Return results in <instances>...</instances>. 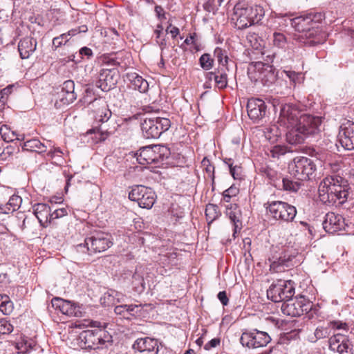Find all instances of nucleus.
Instances as JSON below:
<instances>
[{
  "instance_id": "obj_1",
  "label": "nucleus",
  "mask_w": 354,
  "mask_h": 354,
  "mask_svg": "<svg viewBox=\"0 0 354 354\" xmlns=\"http://www.w3.org/2000/svg\"><path fill=\"white\" fill-rule=\"evenodd\" d=\"M321 119L310 115H301L295 106L285 104L281 108L278 123L287 129L286 140L291 145L304 142L305 139L319 131Z\"/></svg>"
},
{
  "instance_id": "obj_2",
  "label": "nucleus",
  "mask_w": 354,
  "mask_h": 354,
  "mask_svg": "<svg viewBox=\"0 0 354 354\" xmlns=\"http://www.w3.org/2000/svg\"><path fill=\"white\" fill-rule=\"evenodd\" d=\"M346 181L339 176L324 178L318 188L319 198L324 204H343L347 199L348 192L346 188Z\"/></svg>"
},
{
  "instance_id": "obj_3",
  "label": "nucleus",
  "mask_w": 354,
  "mask_h": 354,
  "mask_svg": "<svg viewBox=\"0 0 354 354\" xmlns=\"http://www.w3.org/2000/svg\"><path fill=\"white\" fill-rule=\"evenodd\" d=\"M264 15L263 9L259 6H248L239 3L234 8L232 20L239 29L246 28L259 22Z\"/></svg>"
},
{
  "instance_id": "obj_4",
  "label": "nucleus",
  "mask_w": 354,
  "mask_h": 354,
  "mask_svg": "<svg viewBox=\"0 0 354 354\" xmlns=\"http://www.w3.org/2000/svg\"><path fill=\"white\" fill-rule=\"evenodd\" d=\"M322 18V15L320 13L317 15L310 13L306 16H300L291 19V26L299 33L297 37L302 42L315 44L319 41L315 40L306 41L305 39H310L317 34V30L314 26L315 21L321 20Z\"/></svg>"
},
{
  "instance_id": "obj_5",
  "label": "nucleus",
  "mask_w": 354,
  "mask_h": 354,
  "mask_svg": "<svg viewBox=\"0 0 354 354\" xmlns=\"http://www.w3.org/2000/svg\"><path fill=\"white\" fill-rule=\"evenodd\" d=\"M289 174L298 180L310 179L316 171V165L313 160L304 156L295 157L288 164Z\"/></svg>"
},
{
  "instance_id": "obj_6",
  "label": "nucleus",
  "mask_w": 354,
  "mask_h": 354,
  "mask_svg": "<svg viewBox=\"0 0 354 354\" xmlns=\"http://www.w3.org/2000/svg\"><path fill=\"white\" fill-rule=\"evenodd\" d=\"M111 339L109 333L98 325L95 329L82 331L79 336L82 346L90 349L100 348L106 342H110Z\"/></svg>"
},
{
  "instance_id": "obj_7",
  "label": "nucleus",
  "mask_w": 354,
  "mask_h": 354,
  "mask_svg": "<svg viewBox=\"0 0 354 354\" xmlns=\"http://www.w3.org/2000/svg\"><path fill=\"white\" fill-rule=\"evenodd\" d=\"M170 127L171 122L166 118H145L141 123L142 136L147 139L159 138Z\"/></svg>"
},
{
  "instance_id": "obj_8",
  "label": "nucleus",
  "mask_w": 354,
  "mask_h": 354,
  "mask_svg": "<svg viewBox=\"0 0 354 354\" xmlns=\"http://www.w3.org/2000/svg\"><path fill=\"white\" fill-rule=\"evenodd\" d=\"M295 294L294 283L291 280H278L267 290V296L274 302L285 301Z\"/></svg>"
},
{
  "instance_id": "obj_9",
  "label": "nucleus",
  "mask_w": 354,
  "mask_h": 354,
  "mask_svg": "<svg viewBox=\"0 0 354 354\" xmlns=\"http://www.w3.org/2000/svg\"><path fill=\"white\" fill-rule=\"evenodd\" d=\"M129 198L137 202L142 208L151 209L156 201V194L150 187L136 185L129 192Z\"/></svg>"
},
{
  "instance_id": "obj_10",
  "label": "nucleus",
  "mask_w": 354,
  "mask_h": 354,
  "mask_svg": "<svg viewBox=\"0 0 354 354\" xmlns=\"http://www.w3.org/2000/svg\"><path fill=\"white\" fill-rule=\"evenodd\" d=\"M266 209L272 218L279 221L291 222L297 215L295 207L283 201H272Z\"/></svg>"
},
{
  "instance_id": "obj_11",
  "label": "nucleus",
  "mask_w": 354,
  "mask_h": 354,
  "mask_svg": "<svg viewBox=\"0 0 354 354\" xmlns=\"http://www.w3.org/2000/svg\"><path fill=\"white\" fill-rule=\"evenodd\" d=\"M167 149L162 145H151L142 147L136 153V159L140 165L159 162L163 160Z\"/></svg>"
},
{
  "instance_id": "obj_12",
  "label": "nucleus",
  "mask_w": 354,
  "mask_h": 354,
  "mask_svg": "<svg viewBox=\"0 0 354 354\" xmlns=\"http://www.w3.org/2000/svg\"><path fill=\"white\" fill-rule=\"evenodd\" d=\"M270 341L271 338L267 333L257 329L243 332L240 338L241 344L248 348L264 347Z\"/></svg>"
},
{
  "instance_id": "obj_13",
  "label": "nucleus",
  "mask_w": 354,
  "mask_h": 354,
  "mask_svg": "<svg viewBox=\"0 0 354 354\" xmlns=\"http://www.w3.org/2000/svg\"><path fill=\"white\" fill-rule=\"evenodd\" d=\"M310 308V304L303 297H290L281 305V311L284 315L290 317H299L305 312L307 313Z\"/></svg>"
},
{
  "instance_id": "obj_14",
  "label": "nucleus",
  "mask_w": 354,
  "mask_h": 354,
  "mask_svg": "<svg viewBox=\"0 0 354 354\" xmlns=\"http://www.w3.org/2000/svg\"><path fill=\"white\" fill-rule=\"evenodd\" d=\"M85 243L90 253L104 252L112 245L109 236L104 233H97L85 239Z\"/></svg>"
},
{
  "instance_id": "obj_15",
  "label": "nucleus",
  "mask_w": 354,
  "mask_h": 354,
  "mask_svg": "<svg viewBox=\"0 0 354 354\" xmlns=\"http://www.w3.org/2000/svg\"><path fill=\"white\" fill-rule=\"evenodd\" d=\"M338 138L344 149H354V123L353 122L346 120L341 124Z\"/></svg>"
},
{
  "instance_id": "obj_16",
  "label": "nucleus",
  "mask_w": 354,
  "mask_h": 354,
  "mask_svg": "<svg viewBox=\"0 0 354 354\" xmlns=\"http://www.w3.org/2000/svg\"><path fill=\"white\" fill-rule=\"evenodd\" d=\"M52 306L56 310H59L62 314L69 317H81L80 307L70 301L55 297L51 301Z\"/></svg>"
},
{
  "instance_id": "obj_17",
  "label": "nucleus",
  "mask_w": 354,
  "mask_h": 354,
  "mask_svg": "<svg viewBox=\"0 0 354 354\" xmlns=\"http://www.w3.org/2000/svg\"><path fill=\"white\" fill-rule=\"evenodd\" d=\"M345 226V220L342 215L334 212H328L326 214L323 227L326 232L334 234L344 230Z\"/></svg>"
},
{
  "instance_id": "obj_18",
  "label": "nucleus",
  "mask_w": 354,
  "mask_h": 354,
  "mask_svg": "<svg viewBox=\"0 0 354 354\" xmlns=\"http://www.w3.org/2000/svg\"><path fill=\"white\" fill-rule=\"evenodd\" d=\"M329 348L337 351L339 354H353V349L350 341L341 334L333 335L329 339Z\"/></svg>"
},
{
  "instance_id": "obj_19",
  "label": "nucleus",
  "mask_w": 354,
  "mask_h": 354,
  "mask_svg": "<svg viewBox=\"0 0 354 354\" xmlns=\"http://www.w3.org/2000/svg\"><path fill=\"white\" fill-rule=\"evenodd\" d=\"M247 111L250 119L254 121L259 120L265 116L266 105L261 99L252 98L248 102Z\"/></svg>"
},
{
  "instance_id": "obj_20",
  "label": "nucleus",
  "mask_w": 354,
  "mask_h": 354,
  "mask_svg": "<svg viewBox=\"0 0 354 354\" xmlns=\"http://www.w3.org/2000/svg\"><path fill=\"white\" fill-rule=\"evenodd\" d=\"M95 120L99 122H107L112 113L108 107L106 102L103 100L95 99L91 102Z\"/></svg>"
},
{
  "instance_id": "obj_21",
  "label": "nucleus",
  "mask_w": 354,
  "mask_h": 354,
  "mask_svg": "<svg viewBox=\"0 0 354 354\" xmlns=\"http://www.w3.org/2000/svg\"><path fill=\"white\" fill-rule=\"evenodd\" d=\"M133 348L139 352H147L156 354L158 351L157 342L149 337L138 339L133 345Z\"/></svg>"
},
{
  "instance_id": "obj_22",
  "label": "nucleus",
  "mask_w": 354,
  "mask_h": 354,
  "mask_svg": "<svg viewBox=\"0 0 354 354\" xmlns=\"http://www.w3.org/2000/svg\"><path fill=\"white\" fill-rule=\"evenodd\" d=\"M33 212L41 225L48 227L50 223V207L45 203H37L33 206Z\"/></svg>"
},
{
  "instance_id": "obj_23",
  "label": "nucleus",
  "mask_w": 354,
  "mask_h": 354,
  "mask_svg": "<svg viewBox=\"0 0 354 354\" xmlns=\"http://www.w3.org/2000/svg\"><path fill=\"white\" fill-rule=\"evenodd\" d=\"M59 99L64 104H68L74 102L77 98L75 93V83L72 80L65 81L59 93Z\"/></svg>"
},
{
  "instance_id": "obj_24",
  "label": "nucleus",
  "mask_w": 354,
  "mask_h": 354,
  "mask_svg": "<svg viewBox=\"0 0 354 354\" xmlns=\"http://www.w3.org/2000/svg\"><path fill=\"white\" fill-rule=\"evenodd\" d=\"M254 67L259 73V79L263 82L264 84H272L275 80L276 76L272 66L262 62H257L255 64Z\"/></svg>"
},
{
  "instance_id": "obj_25",
  "label": "nucleus",
  "mask_w": 354,
  "mask_h": 354,
  "mask_svg": "<svg viewBox=\"0 0 354 354\" xmlns=\"http://www.w3.org/2000/svg\"><path fill=\"white\" fill-rule=\"evenodd\" d=\"M37 41L31 37H25L21 39L18 45V50L22 59L28 58L35 50Z\"/></svg>"
},
{
  "instance_id": "obj_26",
  "label": "nucleus",
  "mask_w": 354,
  "mask_h": 354,
  "mask_svg": "<svg viewBox=\"0 0 354 354\" xmlns=\"http://www.w3.org/2000/svg\"><path fill=\"white\" fill-rule=\"evenodd\" d=\"M226 214L229 216L234 225V235L238 230L241 229V222L240 218L241 216V210L236 204H230L226 207Z\"/></svg>"
},
{
  "instance_id": "obj_27",
  "label": "nucleus",
  "mask_w": 354,
  "mask_h": 354,
  "mask_svg": "<svg viewBox=\"0 0 354 354\" xmlns=\"http://www.w3.org/2000/svg\"><path fill=\"white\" fill-rule=\"evenodd\" d=\"M140 309L141 306L138 305H120L115 307L114 311L125 319H130L131 316H140Z\"/></svg>"
},
{
  "instance_id": "obj_28",
  "label": "nucleus",
  "mask_w": 354,
  "mask_h": 354,
  "mask_svg": "<svg viewBox=\"0 0 354 354\" xmlns=\"http://www.w3.org/2000/svg\"><path fill=\"white\" fill-rule=\"evenodd\" d=\"M127 78L133 89L138 91L140 93H146L148 91L149 84L147 81L137 73H128Z\"/></svg>"
},
{
  "instance_id": "obj_29",
  "label": "nucleus",
  "mask_w": 354,
  "mask_h": 354,
  "mask_svg": "<svg viewBox=\"0 0 354 354\" xmlns=\"http://www.w3.org/2000/svg\"><path fill=\"white\" fill-rule=\"evenodd\" d=\"M100 87L102 91H108L113 88L117 80L113 77L112 72L109 70H103L99 77Z\"/></svg>"
},
{
  "instance_id": "obj_30",
  "label": "nucleus",
  "mask_w": 354,
  "mask_h": 354,
  "mask_svg": "<svg viewBox=\"0 0 354 354\" xmlns=\"http://www.w3.org/2000/svg\"><path fill=\"white\" fill-rule=\"evenodd\" d=\"M110 134V132L102 127L91 129L86 132V136L90 137L93 143L104 141Z\"/></svg>"
},
{
  "instance_id": "obj_31",
  "label": "nucleus",
  "mask_w": 354,
  "mask_h": 354,
  "mask_svg": "<svg viewBox=\"0 0 354 354\" xmlns=\"http://www.w3.org/2000/svg\"><path fill=\"white\" fill-rule=\"evenodd\" d=\"M86 30L87 28L86 26H82V30L72 29L69 30L67 33H64L59 35V37H55L53 39V45L55 48H58L65 44L70 39L71 37L74 36L80 32H86Z\"/></svg>"
},
{
  "instance_id": "obj_32",
  "label": "nucleus",
  "mask_w": 354,
  "mask_h": 354,
  "mask_svg": "<svg viewBox=\"0 0 354 354\" xmlns=\"http://www.w3.org/2000/svg\"><path fill=\"white\" fill-rule=\"evenodd\" d=\"M21 201L22 200L20 196L13 194L9 198L5 206L1 207V214H8L12 213L19 207Z\"/></svg>"
},
{
  "instance_id": "obj_33",
  "label": "nucleus",
  "mask_w": 354,
  "mask_h": 354,
  "mask_svg": "<svg viewBox=\"0 0 354 354\" xmlns=\"http://www.w3.org/2000/svg\"><path fill=\"white\" fill-rule=\"evenodd\" d=\"M22 147L24 150L38 153H42L46 150V147L38 139H31L24 142Z\"/></svg>"
},
{
  "instance_id": "obj_34",
  "label": "nucleus",
  "mask_w": 354,
  "mask_h": 354,
  "mask_svg": "<svg viewBox=\"0 0 354 354\" xmlns=\"http://www.w3.org/2000/svg\"><path fill=\"white\" fill-rule=\"evenodd\" d=\"M283 128V129H279L276 125H273L270 127L269 129H267V131L266 132V137L267 139H268L270 142H274L276 140H277L278 138L280 137L282 134L283 131H285L286 129L283 126H281Z\"/></svg>"
},
{
  "instance_id": "obj_35",
  "label": "nucleus",
  "mask_w": 354,
  "mask_h": 354,
  "mask_svg": "<svg viewBox=\"0 0 354 354\" xmlns=\"http://www.w3.org/2000/svg\"><path fill=\"white\" fill-rule=\"evenodd\" d=\"M291 260L292 259L290 257H288V259L286 258V256L280 257L278 261H274L270 265V270L274 272H281L283 270L284 266H289V263Z\"/></svg>"
},
{
  "instance_id": "obj_36",
  "label": "nucleus",
  "mask_w": 354,
  "mask_h": 354,
  "mask_svg": "<svg viewBox=\"0 0 354 354\" xmlns=\"http://www.w3.org/2000/svg\"><path fill=\"white\" fill-rule=\"evenodd\" d=\"M14 305L8 295H1V313L10 315L13 311Z\"/></svg>"
},
{
  "instance_id": "obj_37",
  "label": "nucleus",
  "mask_w": 354,
  "mask_h": 354,
  "mask_svg": "<svg viewBox=\"0 0 354 354\" xmlns=\"http://www.w3.org/2000/svg\"><path fill=\"white\" fill-rule=\"evenodd\" d=\"M205 215L209 222L214 221L219 215L218 206L214 204H208L206 206Z\"/></svg>"
},
{
  "instance_id": "obj_38",
  "label": "nucleus",
  "mask_w": 354,
  "mask_h": 354,
  "mask_svg": "<svg viewBox=\"0 0 354 354\" xmlns=\"http://www.w3.org/2000/svg\"><path fill=\"white\" fill-rule=\"evenodd\" d=\"M19 151V148L16 144L8 145L6 147H3V150L1 152V160L9 159L12 158L15 153Z\"/></svg>"
},
{
  "instance_id": "obj_39",
  "label": "nucleus",
  "mask_w": 354,
  "mask_h": 354,
  "mask_svg": "<svg viewBox=\"0 0 354 354\" xmlns=\"http://www.w3.org/2000/svg\"><path fill=\"white\" fill-rule=\"evenodd\" d=\"M1 139L6 142H12L17 139L15 131H11L7 125L1 126Z\"/></svg>"
},
{
  "instance_id": "obj_40",
  "label": "nucleus",
  "mask_w": 354,
  "mask_h": 354,
  "mask_svg": "<svg viewBox=\"0 0 354 354\" xmlns=\"http://www.w3.org/2000/svg\"><path fill=\"white\" fill-rule=\"evenodd\" d=\"M225 163L227 165L230 172L232 175V176L234 179H240L241 178V169L240 167L235 165H233V160L231 158L229 159H225L224 160Z\"/></svg>"
},
{
  "instance_id": "obj_41",
  "label": "nucleus",
  "mask_w": 354,
  "mask_h": 354,
  "mask_svg": "<svg viewBox=\"0 0 354 354\" xmlns=\"http://www.w3.org/2000/svg\"><path fill=\"white\" fill-rule=\"evenodd\" d=\"M132 283L136 291L141 292L145 288L144 279L137 272H136L133 275Z\"/></svg>"
},
{
  "instance_id": "obj_42",
  "label": "nucleus",
  "mask_w": 354,
  "mask_h": 354,
  "mask_svg": "<svg viewBox=\"0 0 354 354\" xmlns=\"http://www.w3.org/2000/svg\"><path fill=\"white\" fill-rule=\"evenodd\" d=\"M248 40L251 46L254 49H260L263 45V41L256 34H250L248 37Z\"/></svg>"
},
{
  "instance_id": "obj_43",
  "label": "nucleus",
  "mask_w": 354,
  "mask_h": 354,
  "mask_svg": "<svg viewBox=\"0 0 354 354\" xmlns=\"http://www.w3.org/2000/svg\"><path fill=\"white\" fill-rule=\"evenodd\" d=\"M290 150L284 145H275L270 149V155L273 158H279L286 154Z\"/></svg>"
},
{
  "instance_id": "obj_44",
  "label": "nucleus",
  "mask_w": 354,
  "mask_h": 354,
  "mask_svg": "<svg viewBox=\"0 0 354 354\" xmlns=\"http://www.w3.org/2000/svg\"><path fill=\"white\" fill-rule=\"evenodd\" d=\"M199 62L201 66L205 70H209L213 66V59L211 58L210 55L207 53L201 55Z\"/></svg>"
},
{
  "instance_id": "obj_45",
  "label": "nucleus",
  "mask_w": 354,
  "mask_h": 354,
  "mask_svg": "<svg viewBox=\"0 0 354 354\" xmlns=\"http://www.w3.org/2000/svg\"><path fill=\"white\" fill-rule=\"evenodd\" d=\"M283 186L286 190L297 192L300 187V183L299 182L292 181L288 178H283Z\"/></svg>"
},
{
  "instance_id": "obj_46",
  "label": "nucleus",
  "mask_w": 354,
  "mask_h": 354,
  "mask_svg": "<svg viewBox=\"0 0 354 354\" xmlns=\"http://www.w3.org/2000/svg\"><path fill=\"white\" fill-rule=\"evenodd\" d=\"M286 44V38L283 34L274 32L273 34V44L278 48H283Z\"/></svg>"
},
{
  "instance_id": "obj_47",
  "label": "nucleus",
  "mask_w": 354,
  "mask_h": 354,
  "mask_svg": "<svg viewBox=\"0 0 354 354\" xmlns=\"http://www.w3.org/2000/svg\"><path fill=\"white\" fill-rule=\"evenodd\" d=\"M214 55L218 62L223 66H225L228 62V57L224 53L221 48H216L214 50Z\"/></svg>"
},
{
  "instance_id": "obj_48",
  "label": "nucleus",
  "mask_w": 354,
  "mask_h": 354,
  "mask_svg": "<svg viewBox=\"0 0 354 354\" xmlns=\"http://www.w3.org/2000/svg\"><path fill=\"white\" fill-rule=\"evenodd\" d=\"M216 86L218 88H224L227 86V75L225 73H218L216 75V79L215 80Z\"/></svg>"
},
{
  "instance_id": "obj_49",
  "label": "nucleus",
  "mask_w": 354,
  "mask_h": 354,
  "mask_svg": "<svg viewBox=\"0 0 354 354\" xmlns=\"http://www.w3.org/2000/svg\"><path fill=\"white\" fill-rule=\"evenodd\" d=\"M18 354H26L31 348V344L27 342H17L15 345Z\"/></svg>"
},
{
  "instance_id": "obj_50",
  "label": "nucleus",
  "mask_w": 354,
  "mask_h": 354,
  "mask_svg": "<svg viewBox=\"0 0 354 354\" xmlns=\"http://www.w3.org/2000/svg\"><path fill=\"white\" fill-rule=\"evenodd\" d=\"M239 193V189L235 187H230L229 189L225 190L223 193V201L229 203L231 197L236 196Z\"/></svg>"
},
{
  "instance_id": "obj_51",
  "label": "nucleus",
  "mask_w": 354,
  "mask_h": 354,
  "mask_svg": "<svg viewBox=\"0 0 354 354\" xmlns=\"http://www.w3.org/2000/svg\"><path fill=\"white\" fill-rule=\"evenodd\" d=\"M8 221L5 224L1 223V226L3 225L6 231L11 232L14 229V225L19 223V220L12 215L8 216Z\"/></svg>"
},
{
  "instance_id": "obj_52",
  "label": "nucleus",
  "mask_w": 354,
  "mask_h": 354,
  "mask_svg": "<svg viewBox=\"0 0 354 354\" xmlns=\"http://www.w3.org/2000/svg\"><path fill=\"white\" fill-rule=\"evenodd\" d=\"M156 41L162 51L167 47V41L163 32H154Z\"/></svg>"
},
{
  "instance_id": "obj_53",
  "label": "nucleus",
  "mask_w": 354,
  "mask_h": 354,
  "mask_svg": "<svg viewBox=\"0 0 354 354\" xmlns=\"http://www.w3.org/2000/svg\"><path fill=\"white\" fill-rule=\"evenodd\" d=\"M68 214L67 209L64 207L55 209L50 213V223L57 218H62Z\"/></svg>"
},
{
  "instance_id": "obj_54",
  "label": "nucleus",
  "mask_w": 354,
  "mask_h": 354,
  "mask_svg": "<svg viewBox=\"0 0 354 354\" xmlns=\"http://www.w3.org/2000/svg\"><path fill=\"white\" fill-rule=\"evenodd\" d=\"M330 332L327 328L317 327L315 331V336L317 339L327 337Z\"/></svg>"
},
{
  "instance_id": "obj_55",
  "label": "nucleus",
  "mask_w": 354,
  "mask_h": 354,
  "mask_svg": "<svg viewBox=\"0 0 354 354\" xmlns=\"http://www.w3.org/2000/svg\"><path fill=\"white\" fill-rule=\"evenodd\" d=\"M13 330V326L7 320L1 319V334H8Z\"/></svg>"
},
{
  "instance_id": "obj_56",
  "label": "nucleus",
  "mask_w": 354,
  "mask_h": 354,
  "mask_svg": "<svg viewBox=\"0 0 354 354\" xmlns=\"http://www.w3.org/2000/svg\"><path fill=\"white\" fill-rule=\"evenodd\" d=\"M14 88H15V86L14 84H11L3 89H1V103L4 104L3 100H7L8 98V95L12 93Z\"/></svg>"
},
{
  "instance_id": "obj_57",
  "label": "nucleus",
  "mask_w": 354,
  "mask_h": 354,
  "mask_svg": "<svg viewBox=\"0 0 354 354\" xmlns=\"http://www.w3.org/2000/svg\"><path fill=\"white\" fill-rule=\"evenodd\" d=\"M284 73L294 83H296V82L299 80L301 75V73L291 71H284Z\"/></svg>"
},
{
  "instance_id": "obj_58",
  "label": "nucleus",
  "mask_w": 354,
  "mask_h": 354,
  "mask_svg": "<svg viewBox=\"0 0 354 354\" xmlns=\"http://www.w3.org/2000/svg\"><path fill=\"white\" fill-rule=\"evenodd\" d=\"M221 343L219 338H214L209 341L204 346L205 350H210L213 348L218 346Z\"/></svg>"
},
{
  "instance_id": "obj_59",
  "label": "nucleus",
  "mask_w": 354,
  "mask_h": 354,
  "mask_svg": "<svg viewBox=\"0 0 354 354\" xmlns=\"http://www.w3.org/2000/svg\"><path fill=\"white\" fill-rule=\"evenodd\" d=\"M62 154V151L59 148L54 147L53 149H51L50 151H49L48 152L47 156L49 158H53L55 156L60 157Z\"/></svg>"
},
{
  "instance_id": "obj_60",
  "label": "nucleus",
  "mask_w": 354,
  "mask_h": 354,
  "mask_svg": "<svg viewBox=\"0 0 354 354\" xmlns=\"http://www.w3.org/2000/svg\"><path fill=\"white\" fill-rule=\"evenodd\" d=\"M166 32L171 34L173 38H175L180 32L179 29L176 26H172L171 24L167 27Z\"/></svg>"
},
{
  "instance_id": "obj_61",
  "label": "nucleus",
  "mask_w": 354,
  "mask_h": 354,
  "mask_svg": "<svg viewBox=\"0 0 354 354\" xmlns=\"http://www.w3.org/2000/svg\"><path fill=\"white\" fill-rule=\"evenodd\" d=\"M217 297L223 306H226L228 304L229 300L225 291L219 292Z\"/></svg>"
},
{
  "instance_id": "obj_62",
  "label": "nucleus",
  "mask_w": 354,
  "mask_h": 354,
  "mask_svg": "<svg viewBox=\"0 0 354 354\" xmlns=\"http://www.w3.org/2000/svg\"><path fill=\"white\" fill-rule=\"evenodd\" d=\"M330 325L333 328L337 329H346L347 327V324L346 323L338 322H330Z\"/></svg>"
},
{
  "instance_id": "obj_63",
  "label": "nucleus",
  "mask_w": 354,
  "mask_h": 354,
  "mask_svg": "<svg viewBox=\"0 0 354 354\" xmlns=\"http://www.w3.org/2000/svg\"><path fill=\"white\" fill-rule=\"evenodd\" d=\"M202 165L203 167H205V169L207 172L210 173L214 169V167L212 165H210L209 160L207 159L206 158H204L203 160H202Z\"/></svg>"
},
{
  "instance_id": "obj_64",
  "label": "nucleus",
  "mask_w": 354,
  "mask_h": 354,
  "mask_svg": "<svg viewBox=\"0 0 354 354\" xmlns=\"http://www.w3.org/2000/svg\"><path fill=\"white\" fill-rule=\"evenodd\" d=\"M80 53L82 55H86L87 57H90L92 55L93 53L91 49L87 47H83L80 50Z\"/></svg>"
}]
</instances>
